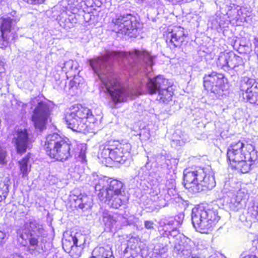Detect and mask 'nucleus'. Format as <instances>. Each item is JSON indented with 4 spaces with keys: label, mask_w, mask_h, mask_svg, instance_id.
<instances>
[{
    "label": "nucleus",
    "mask_w": 258,
    "mask_h": 258,
    "mask_svg": "<svg viewBox=\"0 0 258 258\" xmlns=\"http://www.w3.org/2000/svg\"><path fill=\"white\" fill-rule=\"evenodd\" d=\"M156 56L146 50L135 49L132 52L107 51L105 55L90 59L89 63L101 82V91L107 93L115 103L125 101L128 94L112 71L111 61L125 59L137 74L148 76L152 71Z\"/></svg>",
    "instance_id": "1"
},
{
    "label": "nucleus",
    "mask_w": 258,
    "mask_h": 258,
    "mask_svg": "<svg viewBox=\"0 0 258 258\" xmlns=\"http://www.w3.org/2000/svg\"><path fill=\"white\" fill-rule=\"evenodd\" d=\"M227 157L232 167L245 173L258 160V152L252 145L239 141L232 143L228 147Z\"/></svg>",
    "instance_id": "2"
},
{
    "label": "nucleus",
    "mask_w": 258,
    "mask_h": 258,
    "mask_svg": "<svg viewBox=\"0 0 258 258\" xmlns=\"http://www.w3.org/2000/svg\"><path fill=\"white\" fill-rule=\"evenodd\" d=\"M184 187L191 193L212 189L216 185L213 172L209 168H187L183 171Z\"/></svg>",
    "instance_id": "3"
},
{
    "label": "nucleus",
    "mask_w": 258,
    "mask_h": 258,
    "mask_svg": "<svg viewBox=\"0 0 258 258\" xmlns=\"http://www.w3.org/2000/svg\"><path fill=\"white\" fill-rule=\"evenodd\" d=\"M29 232L23 231L20 234V238L25 244L28 242V251L34 256H37L45 251V243L48 235L47 232L40 222L35 219H30L25 224Z\"/></svg>",
    "instance_id": "4"
},
{
    "label": "nucleus",
    "mask_w": 258,
    "mask_h": 258,
    "mask_svg": "<svg viewBox=\"0 0 258 258\" xmlns=\"http://www.w3.org/2000/svg\"><path fill=\"white\" fill-rule=\"evenodd\" d=\"M44 148L47 154L51 158L63 161L73 155L71 150L70 142L67 138L54 133L48 135L46 138Z\"/></svg>",
    "instance_id": "5"
},
{
    "label": "nucleus",
    "mask_w": 258,
    "mask_h": 258,
    "mask_svg": "<svg viewBox=\"0 0 258 258\" xmlns=\"http://www.w3.org/2000/svg\"><path fill=\"white\" fill-rule=\"evenodd\" d=\"M65 120L68 127L77 132L86 133L88 131L87 121L93 122L92 113L88 108L81 105H74L66 112Z\"/></svg>",
    "instance_id": "6"
},
{
    "label": "nucleus",
    "mask_w": 258,
    "mask_h": 258,
    "mask_svg": "<svg viewBox=\"0 0 258 258\" xmlns=\"http://www.w3.org/2000/svg\"><path fill=\"white\" fill-rule=\"evenodd\" d=\"M234 185V182L229 179L225 182L221 190L223 196L220 199L226 210L237 211L246 206V194L242 189L236 188Z\"/></svg>",
    "instance_id": "7"
},
{
    "label": "nucleus",
    "mask_w": 258,
    "mask_h": 258,
    "mask_svg": "<svg viewBox=\"0 0 258 258\" xmlns=\"http://www.w3.org/2000/svg\"><path fill=\"white\" fill-rule=\"evenodd\" d=\"M219 219L217 210L200 206L192 210V223L196 230L200 233H207L212 231Z\"/></svg>",
    "instance_id": "8"
},
{
    "label": "nucleus",
    "mask_w": 258,
    "mask_h": 258,
    "mask_svg": "<svg viewBox=\"0 0 258 258\" xmlns=\"http://www.w3.org/2000/svg\"><path fill=\"white\" fill-rule=\"evenodd\" d=\"M98 196L101 201L114 209L119 208L128 200L123 183L111 178L106 190L98 193Z\"/></svg>",
    "instance_id": "9"
},
{
    "label": "nucleus",
    "mask_w": 258,
    "mask_h": 258,
    "mask_svg": "<svg viewBox=\"0 0 258 258\" xmlns=\"http://www.w3.org/2000/svg\"><path fill=\"white\" fill-rule=\"evenodd\" d=\"M136 17L131 14H117L112 19L109 28L118 34L136 37L139 25Z\"/></svg>",
    "instance_id": "10"
},
{
    "label": "nucleus",
    "mask_w": 258,
    "mask_h": 258,
    "mask_svg": "<svg viewBox=\"0 0 258 258\" xmlns=\"http://www.w3.org/2000/svg\"><path fill=\"white\" fill-rule=\"evenodd\" d=\"M20 18L17 16L16 11H13L9 16L3 17L0 20V48H3L17 37L16 32L18 28L16 24Z\"/></svg>",
    "instance_id": "11"
},
{
    "label": "nucleus",
    "mask_w": 258,
    "mask_h": 258,
    "mask_svg": "<svg viewBox=\"0 0 258 258\" xmlns=\"http://www.w3.org/2000/svg\"><path fill=\"white\" fill-rule=\"evenodd\" d=\"M146 86L150 94L158 93V99L161 102L166 103L171 100L173 94L172 87L168 80L162 76L159 75L153 79H148Z\"/></svg>",
    "instance_id": "12"
},
{
    "label": "nucleus",
    "mask_w": 258,
    "mask_h": 258,
    "mask_svg": "<svg viewBox=\"0 0 258 258\" xmlns=\"http://www.w3.org/2000/svg\"><path fill=\"white\" fill-rule=\"evenodd\" d=\"M30 104L32 108L36 105L33 111L31 120L35 128L41 132L45 128L50 115L49 105L44 102H39L37 98L32 99Z\"/></svg>",
    "instance_id": "13"
},
{
    "label": "nucleus",
    "mask_w": 258,
    "mask_h": 258,
    "mask_svg": "<svg viewBox=\"0 0 258 258\" xmlns=\"http://www.w3.org/2000/svg\"><path fill=\"white\" fill-rule=\"evenodd\" d=\"M224 84V76L213 72L206 75L204 78V86L206 90L211 91L216 95L220 96L222 94Z\"/></svg>",
    "instance_id": "14"
},
{
    "label": "nucleus",
    "mask_w": 258,
    "mask_h": 258,
    "mask_svg": "<svg viewBox=\"0 0 258 258\" xmlns=\"http://www.w3.org/2000/svg\"><path fill=\"white\" fill-rule=\"evenodd\" d=\"M15 147L19 154H23L31 147V139L26 130H18L16 136L13 139Z\"/></svg>",
    "instance_id": "15"
},
{
    "label": "nucleus",
    "mask_w": 258,
    "mask_h": 258,
    "mask_svg": "<svg viewBox=\"0 0 258 258\" xmlns=\"http://www.w3.org/2000/svg\"><path fill=\"white\" fill-rule=\"evenodd\" d=\"M113 145H115L113 149L115 154V158H111V160L115 162L123 164L125 161L131 157L130 151L132 147L129 143H122L118 141L113 140Z\"/></svg>",
    "instance_id": "16"
},
{
    "label": "nucleus",
    "mask_w": 258,
    "mask_h": 258,
    "mask_svg": "<svg viewBox=\"0 0 258 258\" xmlns=\"http://www.w3.org/2000/svg\"><path fill=\"white\" fill-rule=\"evenodd\" d=\"M166 35V42L171 47H179L184 40L185 34L184 29L181 27H174Z\"/></svg>",
    "instance_id": "17"
},
{
    "label": "nucleus",
    "mask_w": 258,
    "mask_h": 258,
    "mask_svg": "<svg viewBox=\"0 0 258 258\" xmlns=\"http://www.w3.org/2000/svg\"><path fill=\"white\" fill-rule=\"evenodd\" d=\"M153 200L157 202V205L162 208L166 206L170 200V196L167 194V190L160 184L156 187L152 192Z\"/></svg>",
    "instance_id": "18"
},
{
    "label": "nucleus",
    "mask_w": 258,
    "mask_h": 258,
    "mask_svg": "<svg viewBox=\"0 0 258 258\" xmlns=\"http://www.w3.org/2000/svg\"><path fill=\"white\" fill-rule=\"evenodd\" d=\"M102 221L106 230H112L116 228L118 224L119 220L122 219V216L117 214H112L107 211H104L102 215Z\"/></svg>",
    "instance_id": "19"
},
{
    "label": "nucleus",
    "mask_w": 258,
    "mask_h": 258,
    "mask_svg": "<svg viewBox=\"0 0 258 258\" xmlns=\"http://www.w3.org/2000/svg\"><path fill=\"white\" fill-rule=\"evenodd\" d=\"M113 140H110L100 145L98 153V158L104 159L109 158L111 159V158H115L114 155L115 152H114L113 149L116 147H115L116 145H113Z\"/></svg>",
    "instance_id": "20"
},
{
    "label": "nucleus",
    "mask_w": 258,
    "mask_h": 258,
    "mask_svg": "<svg viewBox=\"0 0 258 258\" xmlns=\"http://www.w3.org/2000/svg\"><path fill=\"white\" fill-rule=\"evenodd\" d=\"M181 244H179L178 246L175 245V248L178 251H181L183 255H188L192 252L196 251V241L191 240L190 239L184 237L181 241Z\"/></svg>",
    "instance_id": "21"
},
{
    "label": "nucleus",
    "mask_w": 258,
    "mask_h": 258,
    "mask_svg": "<svg viewBox=\"0 0 258 258\" xmlns=\"http://www.w3.org/2000/svg\"><path fill=\"white\" fill-rule=\"evenodd\" d=\"M176 223L172 218L161 220L159 222V231L163 236L169 238L170 232L174 229Z\"/></svg>",
    "instance_id": "22"
},
{
    "label": "nucleus",
    "mask_w": 258,
    "mask_h": 258,
    "mask_svg": "<svg viewBox=\"0 0 258 258\" xmlns=\"http://www.w3.org/2000/svg\"><path fill=\"white\" fill-rule=\"evenodd\" d=\"M92 254L90 258H114L111 248L108 246L96 247Z\"/></svg>",
    "instance_id": "23"
},
{
    "label": "nucleus",
    "mask_w": 258,
    "mask_h": 258,
    "mask_svg": "<svg viewBox=\"0 0 258 258\" xmlns=\"http://www.w3.org/2000/svg\"><path fill=\"white\" fill-rule=\"evenodd\" d=\"M78 67L79 64L77 61L70 59L63 63L62 70L66 74H69L71 76H73L77 73Z\"/></svg>",
    "instance_id": "24"
},
{
    "label": "nucleus",
    "mask_w": 258,
    "mask_h": 258,
    "mask_svg": "<svg viewBox=\"0 0 258 258\" xmlns=\"http://www.w3.org/2000/svg\"><path fill=\"white\" fill-rule=\"evenodd\" d=\"M243 98L251 104H258V86L253 87L247 92L242 93Z\"/></svg>",
    "instance_id": "25"
},
{
    "label": "nucleus",
    "mask_w": 258,
    "mask_h": 258,
    "mask_svg": "<svg viewBox=\"0 0 258 258\" xmlns=\"http://www.w3.org/2000/svg\"><path fill=\"white\" fill-rule=\"evenodd\" d=\"M258 87V83L255 80L248 77H243L240 81V89L242 93L247 92L253 87Z\"/></svg>",
    "instance_id": "26"
},
{
    "label": "nucleus",
    "mask_w": 258,
    "mask_h": 258,
    "mask_svg": "<svg viewBox=\"0 0 258 258\" xmlns=\"http://www.w3.org/2000/svg\"><path fill=\"white\" fill-rule=\"evenodd\" d=\"M87 147L86 144H79L77 145V151H75V157L80 162L84 163L86 162V151Z\"/></svg>",
    "instance_id": "27"
},
{
    "label": "nucleus",
    "mask_w": 258,
    "mask_h": 258,
    "mask_svg": "<svg viewBox=\"0 0 258 258\" xmlns=\"http://www.w3.org/2000/svg\"><path fill=\"white\" fill-rule=\"evenodd\" d=\"M228 69H233L242 62V58L234 53H229Z\"/></svg>",
    "instance_id": "28"
},
{
    "label": "nucleus",
    "mask_w": 258,
    "mask_h": 258,
    "mask_svg": "<svg viewBox=\"0 0 258 258\" xmlns=\"http://www.w3.org/2000/svg\"><path fill=\"white\" fill-rule=\"evenodd\" d=\"M110 179V178H108L102 175H101L99 182H97V185H96L94 188L95 190L96 191H99V193L106 190V187H108Z\"/></svg>",
    "instance_id": "29"
},
{
    "label": "nucleus",
    "mask_w": 258,
    "mask_h": 258,
    "mask_svg": "<svg viewBox=\"0 0 258 258\" xmlns=\"http://www.w3.org/2000/svg\"><path fill=\"white\" fill-rule=\"evenodd\" d=\"M30 159L29 154L27 155L21 160L19 161L20 171L23 174V177L27 175L29 171L28 163Z\"/></svg>",
    "instance_id": "30"
},
{
    "label": "nucleus",
    "mask_w": 258,
    "mask_h": 258,
    "mask_svg": "<svg viewBox=\"0 0 258 258\" xmlns=\"http://www.w3.org/2000/svg\"><path fill=\"white\" fill-rule=\"evenodd\" d=\"M80 199H78L79 203L78 207L79 208L85 210L90 208L92 206L91 199L85 195H81Z\"/></svg>",
    "instance_id": "31"
},
{
    "label": "nucleus",
    "mask_w": 258,
    "mask_h": 258,
    "mask_svg": "<svg viewBox=\"0 0 258 258\" xmlns=\"http://www.w3.org/2000/svg\"><path fill=\"white\" fill-rule=\"evenodd\" d=\"M59 23L60 26L65 29L71 28L76 23V20H74L73 16H70L68 18L62 16L59 20Z\"/></svg>",
    "instance_id": "32"
},
{
    "label": "nucleus",
    "mask_w": 258,
    "mask_h": 258,
    "mask_svg": "<svg viewBox=\"0 0 258 258\" xmlns=\"http://www.w3.org/2000/svg\"><path fill=\"white\" fill-rule=\"evenodd\" d=\"M228 56L229 53H221L217 60V66L224 70H228Z\"/></svg>",
    "instance_id": "33"
},
{
    "label": "nucleus",
    "mask_w": 258,
    "mask_h": 258,
    "mask_svg": "<svg viewBox=\"0 0 258 258\" xmlns=\"http://www.w3.org/2000/svg\"><path fill=\"white\" fill-rule=\"evenodd\" d=\"M73 242V245L72 246L73 248L74 246L76 247H81L84 245L85 242L86 236L79 233H76L74 236L72 237Z\"/></svg>",
    "instance_id": "34"
},
{
    "label": "nucleus",
    "mask_w": 258,
    "mask_h": 258,
    "mask_svg": "<svg viewBox=\"0 0 258 258\" xmlns=\"http://www.w3.org/2000/svg\"><path fill=\"white\" fill-rule=\"evenodd\" d=\"M247 213L251 217V220L255 222L258 215V202H253L248 207Z\"/></svg>",
    "instance_id": "35"
},
{
    "label": "nucleus",
    "mask_w": 258,
    "mask_h": 258,
    "mask_svg": "<svg viewBox=\"0 0 258 258\" xmlns=\"http://www.w3.org/2000/svg\"><path fill=\"white\" fill-rule=\"evenodd\" d=\"M156 161L164 170H167L168 168L169 165L170 163V160L167 159L165 156L163 154L158 155L156 157Z\"/></svg>",
    "instance_id": "36"
},
{
    "label": "nucleus",
    "mask_w": 258,
    "mask_h": 258,
    "mask_svg": "<svg viewBox=\"0 0 258 258\" xmlns=\"http://www.w3.org/2000/svg\"><path fill=\"white\" fill-rule=\"evenodd\" d=\"M101 175V174H98L96 173L91 174L87 177L86 180L88 183L95 188L96 185H97V182H99Z\"/></svg>",
    "instance_id": "37"
},
{
    "label": "nucleus",
    "mask_w": 258,
    "mask_h": 258,
    "mask_svg": "<svg viewBox=\"0 0 258 258\" xmlns=\"http://www.w3.org/2000/svg\"><path fill=\"white\" fill-rule=\"evenodd\" d=\"M150 176L155 178L156 181L159 183V185L157 187H159L160 184L164 185V173L161 172L159 171H157L155 172L151 173L150 174Z\"/></svg>",
    "instance_id": "38"
},
{
    "label": "nucleus",
    "mask_w": 258,
    "mask_h": 258,
    "mask_svg": "<svg viewBox=\"0 0 258 258\" xmlns=\"http://www.w3.org/2000/svg\"><path fill=\"white\" fill-rule=\"evenodd\" d=\"M166 189L167 190V194L170 196V200L174 199L176 200V202H180L181 199L179 197L175 187H171Z\"/></svg>",
    "instance_id": "39"
},
{
    "label": "nucleus",
    "mask_w": 258,
    "mask_h": 258,
    "mask_svg": "<svg viewBox=\"0 0 258 258\" xmlns=\"http://www.w3.org/2000/svg\"><path fill=\"white\" fill-rule=\"evenodd\" d=\"M167 247L162 244H157L154 248V252L158 255L161 256L165 254L167 251Z\"/></svg>",
    "instance_id": "40"
},
{
    "label": "nucleus",
    "mask_w": 258,
    "mask_h": 258,
    "mask_svg": "<svg viewBox=\"0 0 258 258\" xmlns=\"http://www.w3.org/2000/svg\"><path fill=\"white\" fill-rule=\"evenodd\" d=\"M208 245L206 241H199L198 242L196 241V251H198L199 250L202 251L208 248Z\"/></svg>",
    "instance_id": "41"
},
{
    "label": "nucleus",
    "mask_w": 258,
    "mask_h": 258,
    "mask_svg": "<svg viewBox=\"0 0 258 258\" xmlns=\"http://www.w3.org/2000/svg\"><path fill=\"white\" fill-rule=\"evenodd\" d=\"M7 156L6 151L2 148H0V164H5L6 157Z\"/></svg>",
    "instance_id": "42"
},
{
    "label": "nucleus",
    "mask_w": 258,
    "mask_h": 258,
    "mask_svg": "<svg viewBox=\"0 0 258 258\" xmlns=\"http://www.w3.org/2000/svg\"><path fill=\"white\" fill-rule=\"evenodd\" d=\"M164 185H165L166 187V189L171 188V187H175V180L173 178H171L169 180H167L166 182H163Z\"/></svg>",
    "instance_id": "43"
},
{
    "label": "nucleus",
    "mask_w": 258,
    "mask_h": 258,
    "mask_svg": "<svg viewBox=\"0 0 258 258\" xmlns=\"http://www.w3.org/2000/svg\"><path fill=\"white\" fill-rule=\"evenodd\" d=\"M146 168V166L144 167H142L140 169L139 171V176L141 177V179H145L146 176L148 175V171L144 170Z\"/></svg>",
    "instance_id": "44"
},
{
    "label": "nucleus",
    "mask_w": 258,
    "mask_h": 258,
    "mask_svg": "<svg viewBox=\"0 0 258 258\" xmlns=\"http://www.w3.org/2000/svg\"><path fill=\"white\" fill-rule=\"evenodd\" d=\"M7 239L6 233L0 231V245H3L6 242Z\"/></svg>",
    "instance_id": "45"
},
{
    "label": "nucleus",
    "mask_w": 258,
    "mask_h": 258,
    "mask_svg": "<svg viewBox=\"0 0 258 258\" xmlns=\"http://www.w3.org/2000/svg\"><path fill=\"white\" fill-rule=\"evenodd\" d=\"M154 223L152 221H145L144 222V226L146 229L151 230L154 229Z\"/></svg>",
    "instance_id": "46"
},
{
    "label": "nucleus",
    "mask_w": 258,
    "mask_h": 258,
    "mask_svg": "<svg viewBox=\"0 0 258 258\" xmlns=\"http://www.w3.org/2000/svg\"><path fill=\"white\" fill-rule=\"evenodd\" d=\"M8 195V188H6V190L0 189V202L5 200Z\"/></svg>",
    "instance_id": "47"
},
{
    "label": "nucleus",
    "mask_w": 258,
    "mask_h": 258,
    "mask_svg": "<svg viewBox=\"0 0 258 258\" xmlns=\"http://www.w3.org/2000/svg\"><path fill=\"white\" fill-rule=\"evenodd\" d=\"M24 1L28 4H32V5L42 4L45 1V0H24Z\"/></svg>",
    "instance_id": "48"
},
{
    "label": "nucleus",
    "mask_w": 258,
    "mask_h": 258,
    "mask_svg": "<svg viewBox=\"0 0 258 258\" xmlns=\"http://www.w3.org/2000/svg\"><path fill=\"white\" fill-rule=\"evenodd\" d=\"M179 232L175 226L174 229L171 230L170 232L169 236H172L173 237H176L178 235Z\"/></svg>",
    "instance_id": "49"
},
{
    "label": "nucleus",
    "mask_w": 258,
    "mask_h": 258,
    "mask_svg": "<svg viewBox=\"0 0 258 258\" xmlns=\"http://www.w3.org/2000/svg\"><path fill=\"white\" fill-rule=\"evenodd\" d=\"M10 258H23L22 256L18 254L17 253L13 254L11 255Z\"/></svg>",
    "instance_id": "50"
},
{
    "label": "nucleus",
    "mask_w": 258,
    "mask_h": 258,
    "mask_svg": "<svg viewBox=\"0 0 258 258\" xmlns=\"http://www.w3.org/2000/svg\"><path fill=\"white\" fill-rule=\"evenodd\" d=\"M159 4L158 3H154L153 8L155 9H158L159 7Z\"/></svg>",
    "instance_id": "51"
},
{
    "label": "nucleus",
    "mask_w": 258,
    "mask_h": 258,
    "mask_svg": "<svg viewBox=\"0 0 258 258\" xmlns=\"http://www.w3.org/2000/svg\"><path fill=\"white\" fill-rule=\"evenodd\" d=\"M243 258H258L254 255H247Z\"/></svg>",
    "instance_id": "52"
},
{
    "label": "nucleus",
    "mask_w": 258,
    "mask_h": 258,
    "mask_svg": "<svg viewBox=\"0 0 258 258\" xmlns=\"http://www.w3.org/2000/svg\"><path fill=\"white\" fill-rule=\"evenodd\" d=\"M144 0H136V1L138 2V3H140V2H142L143 1H144Z\"/></svg>",
    "instance_id": "53"
},
{
    "label": "nucleus",
    "mask_w": 258,
    "mask_h": 258,
    "mask_svg": "<svg viewBox=\"0 0 258 258\" xmlns=\"http://www.w3.org/2000/svg\"><path fill=\"white\" fill-rule=\"evenodd\" d=\"M256 48H258V45H257L256 47Z\"/></svg>",
    "instance_id": "54"
},
{
    "label": "nucleus",
    "mask_w": 258,
    "mask_h": 258,
    "mask_svg": "<svg viewBox=\"0 0 258 258\" xmlns=\"http://www.w3.org/2000/svg\"><path fill=\"white\" fill-rule=\"evenodd\" d=\"M163 258H165V257H163Z\"/></svg>",
    "instance_id": "55"
}]
</instances>
